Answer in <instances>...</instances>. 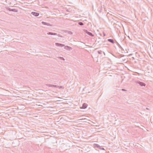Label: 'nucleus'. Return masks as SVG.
<instances>
[{
  "label": "nucleus",
  "mask_w": 153,
  "mask_h": 153,
  "mask_svg": "<svg viewBox=\"0 0 153 153\" xmlns=\"http://www.w3.org/2000/svg\"><path fill=\"white\" fill-rule=\"evenodd\" d=\"M55 45L57 46H59L61 47H64V48L67 50L70 51L72 49V48L71 47L68 46H65L64 44L56 43H55Z\"/></svg>",
  "instance_id": "f257e3e1"
},
{
  "label": "nucleus",
  "mask_w": 153,
  "mask_h": 153,
  "mask_svg": "<svg viewBox=\"0 0 153 153\" xmlns=\"http://www.w3.org/2000/svg\"><path fill=\"white\" fill-rule=\"evenodd\" d=\"M31 14L36 17L38 16L39 14V13L35 12H32Z\"/></svg>",
  "instance_id": "f03ea898"
},
{
  "label": "nucleus",
  "mask_w": 153,
  "mask_h": 153,
  "mask_svg": "<svg viewBox=\"0 0 153 153\" xmlns=\"http://www.w3.org/2000/svg\"><path fill=\"white\" fill-rule=\"evenodd\" d=\"M42 23L43 25H48V26H52L53 25H51V24H49V23H47V22H42Z\"/></svg>",
  "instance_id": "7ed1b4c3"
},
{
  "label": "nucleus",
  "mask_w": 153,
  "mask_h": 153,
  "mask_svg": "<svg viewBox=\"0 0 153 153\" xmlns=\"http://www.w3.org/2000/svg\"><path fill=\"white\" fill-rule=\"evenodd\" d=\"M85 32L88 35L91 36H94V35L88 31L87 30H86Z\"/></svg>",
  "instance_id": "20e7f679"
},
{
  "label": "nucleus",
  "mask_w": 153,
  "mask_h": 153,
  "mask_svg": "<svg viewBox=\"0 0 153 153\" xmlns=\"http://www.w3.org/2000/svg\"><path fill=\"white\" fill-rule=\"evenodd\" d=\"M87 104L86 103H84L83 104L81 108L85 109L87 108Z\"/></svg>",
  "instance_id": "39448f33"
},
{
  "label": "nucleus",
  "mask_w": 153,
  "mask_h": 153,
  "mask_svg": "<svg viewBox=\"0 0 153 153\" xmlns=\"http://www.w3.org/2000/svg\"><path fill=\"white\" fill-rule=\"evenodd\" d=\"M138 83L141 86H145L146 85V84L142 82H139Z\"/></svg>",
  "instance_id": "423d86ee"
},
{
  "label": "nucleus",
  "mask_w": 153,
  "mask_h": 153,
  "mask_svg": "<svg viewBox=\"0 0 153 153\" xmlns=\"http://www.w3.org/2000/svg\"><path fill=\"white\" fill-rule=\"evenodd\" d=\"M48 35H57V33H53L52 32H49L47 33Z\"/></svg>",
  "instance_id": "0eeeda50"
},
{
  "label": "nucleus",
  "mask_w": 153,
  "mask_h": 153,
  "mask_svg": "<svg viewBox=\"0 0 153 153\" xmlns=\"http://www.w3.org/2000/svg\"><path fill=\"white\" fill-rule=\"evenodd\" d=\"M108 41L112 43V44H114V40L112 39H108Z\"/></svg>",
  "instance_id": "6e6552de"
},
{
  "label": "nucleus",
  "mask_w": 153,
  "mask_h": 153,
  "mask_svg": "<svg viewBox=\"0 0 153 153\" xmlns=\"http://www.w3.org/2000/svg\"><path fill=\"white\" fill-rule=\"evenodd\" d=\"M94 147L100 149V146L99 145L97 144H94Z\"/></svg>",
  "instance_id": "1a4fd4ad"
},
{
  "label": "nucleus",
  "mask_w": 153,
  "mask_h": 153,
  "mask_svg": "<svg viewBox=\"0 0 153 153\" xmlns=\"http://www.w3.org/2000/svg\"><path fill=\"white\" fill-rule=\"evenodd\" d=\"M50 87H53L54 88H58L59 87V86L56 85H50Z\"/></svg>",
  "instance_id": "9d476101"
},
{
  "label": "nucleus",
  "mask_w": 153,
  "mask_h": 153,
  "mask_svg": "<svg viewBox=\"0 0 153 153\" xmlns=\"http://www.w3.org/2000/svg\"><path fill=\"white\" fill-rule=\"evenodd\" d=\"M102 6H101L98 9V10L100 13H101L102 11Z\"/></svg>",
  "instance_id": "9b49d317"
},
{
  "label": "nucleus",
  "mask_w": 153,
  "mask_h": 153,
  "mask_svg": "<svg viewBox=\"0 0 153 153\" xmlns=\"http://www.w3.org/2000/svg\"><path fill=\"white\" fill-rule=\"evenodd\" d=\"M11 11H13L14 12H18V10L15 9H11Z\"/></svg>",
  "instance_id": "f8f14e48"
},
{
  "label": "nucleus",
  "mask_w": 153,
  "mask_h": 153,
  "mask_svg": "<svg viewBox=\"0 0 153 153\" xmlns=\"http://www.w3.org/2000/svg\"><path fill=\"white\" fill-rule=\"evenodd\" d=\"M78 24L79 25L82 26L83 25V23L81 22H79L78 23Z\"/></svg>",
  "instance_id": "ddd939ff"
},
{
  "label": "nucleus",
  "mask_w": 153,
  "mask_h": 153,
  "mask_svg": "<svg viewBox=\"0 0 153 153\" xmlns=\"http://www.w3.org/2000/svg\"><path fill=\"white\" fill-rule=\"evenodd\" d=\"M97 52H98V54H101L102 52V51H97Z\"/></svg>",
  "instance_id": "4468645a"
},
{
  "label": "nucleus",
  "mask_w": 153,
  "mask_h": 153,
  "mask_svg": "<svg viewBox=\"0 0 153 153\" xmlns=\"http://www.w3.org/2000/svg\"><path fill=\"white\" fill-rule=\"evenodd\" d=\"M117 43V45H118L119 46V47L120 48H122V47L121 46L118 44V43L117 42H116Z\"/></svg>",
  "instance_id": "2eb2a0df"
},
{
  "label": "nucleus",
  "mask_w": 153,
  "mask_h": 153,
  "mask_svg": "<svg viewBox=\"0 0 153 153\" xmlns=\"http://www.w3.org/2000/svg\"><path fill=\"white\" fill-rule=\"evenodd\" d=\"M59 88H62V89H64V87L62 86H59Z\"/></svg>",
  "instance_id": "dca6fc26"
},
{
  "label": "nucleus",
  "mask_w": 153,
  "mask_h": 153,
  "mask_svg": "<svg viewBox=\"0 0 153 153\" xmlns=\"http://www.w3.org/2000/svg\"><path fill=\"white\" fill-rule=\"evenodd\" d=\"M7 9L8 10H9V11H11V9H10V8H7Z\"/></svg>",
  "instance_id": "f3484780"
},
{
  "label": "nucleus",
  "mask_w": 153,
  "mask_h": 153,
  "mask_svg": "<svg viewBox=\"0 0 153 153\" xmlns=\"http://www.w3.org/2000/svg\"><path fill=\"white\" fill-rule=\"evenodd\" d=\"M59 58H60V59H61L63 60H65L64 58L62 57H59Z\"/></svg>",
  "instance_id": "a211bd4d"
},
{
  "label": "nucleus",
  "mask_w": 153,
  "mask_h": 153,
  "mask_svg": "<svg viewBox=\"0 0 153 153\" xmlns=\"http://www.w3.org/2000/svg\"><path fill=\"white\" fill-rule=\"evenodd\" d=\"M57 36H58V37H62V36L60 34H58L57 35Z\"/></svg>",
  "instance_id": "6ab92c4d"
},
{
  "label": "nucleus",
  "mask_w": 153,
  "mask_h": 153,
  "mask_svg": "<svg viewBox=\"0 0 153 153\" xmlns=\"http://www.w3.org/2000/svg\"><path fill=\"white\" fill-rule=\"evenodd\" d=\"M100 149L101 150H105V149H104L103 148H100Z\"/></svg>",
  "instance_id": "aec40b11"
},
{
  "label": "nucleus",
  "mask_w": 153,
  "mask_h": 153,
  "mask_svg": "<svg viewBox=\"0 0 153 153\" xmlns=\"http://www.w3.org/2000/svg\"><path fill=\"white\" fill-rule=\"evenodd\" d=\"M122 90L123 91H126V89H122Z\"/></svg>",
  "instance_id": "412c9836"
},
{
  "label": "nucleus",
  "mask_w": 153,
  "mask_h": 153,
  "mask_svg": "<svg viewBox=\"0 0 153 153\" xmlns=\"http://www.w3.org/2000/svg\"><path fill=\"white\" fill-rule=\"evenodd\" d=\"M103 35L104 36H105V34L104 33H103Z\"/></svg>",
  "instance_id": "4be33fe9"
},
{
  "label": "nucleus",
  "mask_w": 153,
  "mask_h": 153,
  "mask_svg": "<svg viewBox=\"0 0 153 153\" xmlns=\"http://www.w3.org/2000/svg\"><path fill=\"white\" fill-rule=\"evenodd\" d=\"M146 109L148 110H149V108H146Z\"/></svg>",
  "instance_id": "5701e85b"
},
{
  "label": "nucleus",
  "mask_w": 153,
  "mask_h": 153,
  "mask_svg": "<svg viewBox=\"0 0 153 153\" xmlns=\"http://www.w3.org/2000/svg\"><path fill=\"white\" fill-rule=\"evenodd\" d=\"M103 53L104 54V55H105V53L104 52H103Z\"/></svg>",
  "instance_id": "b1692460"
}]
</instances>
